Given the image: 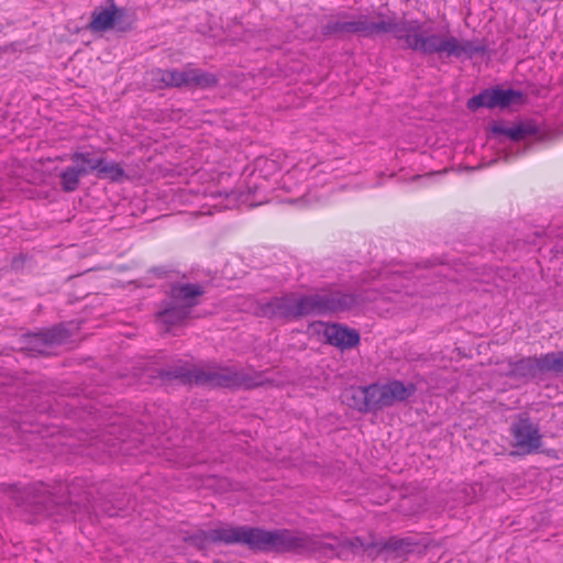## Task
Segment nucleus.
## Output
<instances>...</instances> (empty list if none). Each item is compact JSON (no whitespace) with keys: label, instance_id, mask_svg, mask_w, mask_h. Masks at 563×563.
<instances>
[{"label":"nucleus","instance_id":"nucleus-7","mask_svg":"<svg viewBox=\"0 0 563 563\" xmlns=\"http://www.w3.org/2000/svg\"><path fill=\"white\" fill-rule=\"evenodd\" d=\"M196 384L231 389H253L267 384L262 373H249L234 367L199 369Z\"/></svg>","mask_w":563,"mask_h":563},{"label":"nucleus","instance_id":"nucleus-27","mask_svg":"<svg viewBox=\"0 0 563 563\" xmlns=\"http://www.w3.org/2000/svg\"><path fill=\"white\" fill-rule=\"evenodd\" d=\"M44 338H42V331L33 334L27 335L29 346L27 349L30 351H34L37 353H44V347L49 346L48 344L44 343Z\"/></svg>","mask_w":563,"mask_h":563},{"label":"nucleus","instance_id":"nucleus-10","mask_svg":"<svg viewBox=\"0 0 563 563\" xmlns=\"http://www.w3.org/2000/svg\"><path fill=\"white\" fill-rule=\"evenodd\" d=\"M521 98L522 93L514 89H485L467 101V108L472 111L478 108H506Z\"/></svg>","mask_w":563,"mask_h":563},{"label":"nucleus","instance_id":"nucleus-22","mask_svg":"<svg viewBox=\"0 0 563 563\" xmlns=\"http://www.w3.org/2000/svg\"><path fill=\"white\" fill-rule=\"evenodd\" d=\"M216 75L200 69L190 68L186 70V88H211L217 86Z\"/></svg>","mask_w":563,"mask_h":563},{"label":"nucleus","instance_id":"nucleus-12","mask_svg":"<svg viewBox=\"0 0 563 563\" xmlns=\"http://www.w3.org/2000/svg\"><path fill=\"white\" fill-rule=\"evenodd\" d=\"M124 16L125 10L117 7L113 0H108L107 7L93 10L89 27L95 32H103L118 25Z\"/></svg>","mask_w":563,"mask_h":563},{"label":"nucleus","instance_id":"nucleus-3","mask_svg":"<svg viewBox=\"0 0 563 563\" xmlns=\"http://www.w3.org/2000/svg\"><path fill=\"white\" fill-rule=\"evenodd\" d=\"M346 18L347 14L342 13L339 15V19L328 21L322 26V35L325 37H343L345 35L374 37L397 31L394 15L387 16L383 13H377L375 20H369L367 15H360L352 20H346Z\"/></svg>","mask_w":563,"mask_h":563},{"label":"nucleus","instance_id":"nucleus-18","mask_svg":"<svg viewBox=\"0 0 563 563\" xmlns=\"http://www.w3.org/2000/svg\"><path fill=\"white\" fill-rule=\"evenodd\" d=\"M73 166L66 167L59 174L60 186L65 192L75 191L80 184V178L90 173V168L88 164H82V162H73Z\"/></svg>","mask_w":563,"mask_h":563},{"label":"nucleus","instance_id":"nucleus-25","mask_svg":"<svg viewBox=\"0 0 563 563\" xmlns=\"http://www.w3.org/2000/svg\"><path fill=\"white\" fill-rule=\"evenodd\" d=\"M36 506H37V509H36L37 511L46 512L49 516L55 514L54 509L57 507L66 508V505H60L52 496L42 497L41 500L36 501ZM67 507L70 509L71 514H75L77 511V509L80 507V505L77 501H75V503L70 501L67 505Z\"/></svg>","mask_w":563,"mask_h":563},{"label":"nucleus","instance_id":"nucleus-20","mask_svg":"<svg viewBox=\"0 0 563 563\" xmlns=\"http://www.w3.org/2000/svg\"><path fill=\"white\" fill-rule=\"evenodd\" d=\"M487 52V45L479 41H459L455 36L452 37V46L450 56L461 57L465 56L472 58L475 55H483Z\"/></svg>","mask_w":563,"mask_h":563},{"label":"nucleus","instance_id":"nucleus-14","mask_svg":"<svg viewBox=\"0 0 563 563\" xmlns=\"http://www.w3.org/2000/svg\"><path fill=\"white\" fill-rule=\"evenodd\" d=\"M262 316L267 318L298 319L297 299L292 296L274 297L268 302L260 305Z\"/></svg>","mask_w":563,"mask_h":563},{"label":"nucleus","instance_id":"nucleus-9","mask_svg":"<svg viewBox=\"0 0 563 563\" xmlns=\"http://www.w3.org/2000/svg\"><path fill=\"white\" fill-rule=\"evenodd\" d=\"M70 161L88 164L90 173L96 172L97 177L101 179L119 183L126 178V174L119 163H108L103 157H93L89 152H74L70 155Z\"/></svg>","mask_w":563,"mask_h":563},{"label":"nucleus","instance_id":"nucleus-4","mask_svg":"<svg viewBox=\"0 0 563 563\" xmlns=\"http://www.w3.org/2000/svg\"><path fill=\"white\" fill-rule=\"evenodd\" d=\"M329 550L335 558L338 543L331 544L323 542L314 534H308L301 531H291L287 529L265 530L263 552H297V553H317Z\"/></svg>","mask_w":563,"mask_h":563},{"label":"nucleus","instance_id":"nucleus-1","mask_svg":"<svg viewBox=\"0 0 563 563\" xmlns=\"http://www.w3.org/2000/svg\"><path fill=\"white\" fill-rule=\"evenodd\" d=\"M416 391L413 384L405 385L401 380H390L386 384H371L365 387L346 388L342 401L360 412H376L410 398Z\"/></svg>","mask_w":563,"mask_h":563},{"label":"nucleus","instance_id":"nucleus-28","mask_svg":"<svg viewBox=\"0 0 563 563\" xmlns=\"http://www.w3.org/2000/svg\"><path fill=\"white\" fill-rule=\"evenodd\" d=\"M508 129L509 128H505L500 124H494L492 126V132L497 135H507L508 136Z\"/></svg>","mask_w":563,"mask_h":563},{"label":"nucleus","instance_id":"nucleus-13","mask_svg":"<svg viewBox=\"0 0 563 563\" xmlns=\"http://www.w3.org/2000/svg\"><path fill=\"white\" fill-rule=\"evenodd\" d=\"M322 538L338 541L335 558L340 560H346L350 554L358 555L361 551L368 554L369 551H375L376 547V539L373 536L369 537L368 541H364L360 537L338 538L333 533H325Z\"/></svg>","mask_w":563,"mask_h":563},{"label":"nucleus","instance_id":"nucleus-6","mask_svg":"<svg viewBox=\"0 0 563 563\" xmlns=\"http://www.w3.org/2000/svg\"><path fill=\"white\" fill-rule=\"evenodd\" d=\"M360 303L354 294L333 291L302 296L297 299L298 319L307 316H320L351 310Z\"/></svg>","mask_w":563,"mask_h":563},{"label":"nucleus","instance_id":"nucleus-23","mask_svg":"<svg viewBox=\"0 0 563 563\" xmlns=\"http://www.w3.org/2000/svg\"><path fill=\"white\" fill-rule=\"evenodd\" d=\"M70 336L71 332L64 323L56 324L42 331L44 343L48 344L49 346L63 344Z\"/></svg>","mask_w":563,"mask_h":563},{"label":"nucleus","instance_id":"nucleus-15","mask_svg":"<svg viewBox=\"0 0 563 563\" xmlns=\"http://www.w3.org/2000/svg\"><path fill=\"white\" fill-rule=\"evenodd\" d=\"M203 292L202 286L198 284H175L170 287L169 300L191 312Z\"/></svg>","mask_w":563,"mask_h":563},{"label":"nucleus","instance_id":"nucleus-26","mask_svg":"<svg viewBox=\"0 0 563 563\" xmlns=\"http://www.w3.org/2000/svg\"><path fill=\"white\" fill-rule=\"evenodd\" d=\"M538 129L532 124H518L508 129V137L512 141L523 140L526 136L533 135Z\"/></svg>","mask_w":563,"mask_h":563},{"label":"nucleus","instance_id":"nucleus-19","mask_svg":"<svg viewBox=\"0 0 563 563\" xmlns=\"http://www.w3.org/2000/svg\"><path fill=\"white\" fill-rule=\"evenodd\" d=\"M151 76L152 80L156 82L155 87L158 89L186 87V70L155 69L151 71Z\"/></svg>","mask_w":563,"mask_h":563},{"label":"nucleus","instance_id":"nucleus-11","mask_svg":"<svg viewBox=\"0 0 563 563\" xmlns=\"http://www.w3.org/2000/svg\"><path fill=\"white\" fill-rule=\"evenodd\" d=\"M511 432L515 439V446L518 448L522 454L537 452L542 444L538 427L528 418L519 419V421L512 426Z\"/></svg>","mask_w":563,"mask_h":563},{"label":"nucleus","instance_id":"nucleus-2","mask_svg":"<svg viewBox=\"0 0 563 563\" xmlns=\"http://www.w3.org/2000/svg\"><path fill=\"white\" fill-rule=\"evenodd\" d=\"M397 31H391L398 41H404L405 46L416 52L426 55H442L450 56L452 46V35L442 36L440 34L431 33L429 30L422 29L419 21H409L399 19L394 15Z\"/></svg>","mask_w":563,"mask_h":563},{"label":"nucleus","instance_id":"nucleus-17","mask_svg":"<svg viewBox=\"0 0 563 563\" xmlns=\"http://www.w3.org/2000/svg\"><path fill=\"white\" fill-rule=\"evenodd\" d=\"M415 545H417V543L409 538L391 537L385 541L376 540L375 551H369L368 558L374 561L384 551H391L396 552L397 554H406L411 552Z\"/></svg>","mask_w":563,"mask_h":563},{"label":"nucleus","instance_id":"nucleus-8","mask_svg":"<svg viewBox=\"0 0 563 563\" xmlns=\"http://www.w3.org/2000/svg\"><path fill=\"white\" fill-rule=\"evenodd\" d=\"M563 374V351L550 352L540 356L522 357L516 362H509L506 376L515 379L530 380L543 374Z\"/></svg>","mask_w":563,"mask_h":563},{"label":"nucleus","instance_id":"nucleus-5","mask_svg":"<svg viewBox=\"0 0 563 563\" xmlns=\"http://www.w3.org/2000/svg\"><path fill=\"white\" fill-rule=\"evenodd\" d=\"M194 545L203 549L210 543L239 544L254 552H263L264 529L250 526H227L208 531L200 530L190 537Z\"/></svg>","mask_w":563,"mask_h":563},{"label":"nucleus","instance_id":"nucleus-24","mask_svg":"<svg viewBox=\"0 0 563 563\" xmlns=\"http://www.w3.org/2000/svg\"><path fill=\"white\" fill-rule=\"evenodd\" d=\"M199 369H189L185 366H176L172 369H165L159 372V377L164 380L177 379L183 384L196 383V376Z\"/></svg>","mask_w":563,"mask_h":563},{"label":"nucleus","instance_id":"nucleus-21","mask_svg":"<svg viewBox=\"0 0 563 563\" xmlns=\"http://www.w3.org/2000/svg\"><path fill=\"white\" fill-rule=\"evenodd\" d=\"M190 314V311L186 310L179 305L168 300L165 305V308L157 313L158 320L170 325H176L186 320Z\"/></svg>","mask_w":563,"mask_h":563},{"label":"nucleus","instance_id":"nucleus-16","mask_svg":"<svg viewBox=\"0 0 563 563\" xmlns=\"http://www.w3.org/2000/svg\"><path fill=\"white\" fill-rule=\"evenodd\" d=\"M324 336L327 342L341 350L355 347L360 343V333L340 324H331L325 328Z\"/></svg>","mask_w":563,"mask_h":563}]
</instances>
